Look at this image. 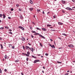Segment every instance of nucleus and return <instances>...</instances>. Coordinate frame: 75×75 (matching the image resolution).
Returning a JSON list of instances; mask_svg holds the SVG:
<instances>
[{
  "instance_id": "6ab92c4d",
  "label": "nucleus",
  "mask_w": 75,
  "mask_h": 75,
  "mask_svg": "<svg viewBox=\"0 0 75 75\" xmlns=\"http://www.w3.org/2000/svg\"><path fill=\"white\" fill-rule=\"evenodd\" d=\"M19 62V60L17 59V60H15L16 62Z\"/></svg>"
},
{
  "instance_id": "f8f14e48",
  "label": "nucleus",
  "mask_w": 75,
  "mask_h": 75,
  "mask_svg": "<svg viewBox=\"0 0 75 75\" xmlns=\"http://www.w3.org/2000/svg\"><path fill=\"white\" fill-rule=\"evenodd\" d=\"M58 24H59V25H62L63 24V23H61L60 22H58Z\"/></svg>"
},
{
  "instance_id": "69168bd1",
  "label": "nucleus",
  "mask_w": 75,
  "mask_h": 75,
  "mask_svg": "<svg viewBox=\"0 0 75 75\" xmlns=\"http://www.w3.org/2000/svg\"><path fill=\"white\" fill-rule=\"evenodd\" d=\"M42 72L43 74H44V71H42Z\"/></svg>"
},
{
  "instance_id": "3c124183",
  "label": "nucleus",
  "mask_w": 75,
  "mask_h": 75,
  "mask_svg": "<svg viewBox=\"0 0 75 75\" xmlns=\"http://www.w3.org/2000/svg\"><path fill=\"white\" fill-rule=\"evenodd\" d=\"M50 12H48L47 14V15H48V14H50Z\"/></svg>"
},
{
  "instance_id": "338daca9",
  "label": "nucleus",
  "mask_w": 75,
  "mask_h": 75,
  "mask_svg": "<svg viewBox=\"0 0 75 75\" xmlns=\"http://www.w3.org/2000/svg\"><path fill=\"white\" fill-rule=\"evenodd\" d=\"M72 8H75V7H72Z\"/></svg>"
},
{
  "instance_id": "4be33fe9",
  "label": "nucleus",
  "mask_w": 75,
  "mask_h": 75,
  "mask_svg": "<svg viewBox=\"0 0 75 75\" xmlns=\"http://www.w3.org/2000/svg\"><path fill=\"white\" fill-rule=\"evenodd\" d=\"M31 32L33 33H36V32L35 31H31Z\"/></svg>"
},
{
  "instance_id": "423d86ee",
  "label": "nucleus",
  "mask_w": 75,
  "mask_h": 75,
  "mask_svg": "<svg viewBox=\"0 0 75 75\" xmlns=\"http://www.w3.org/2000/svg\"><path fill=\"white\" fill-rule=\"evenodd\" d=\"M3 18L4 19L6 17V16H5V14L4 13H3Z\"/></svg>"
},
{
  "instance_id": "39448f33",
  "label": "nucleus",
  "mask_w": 75,
  "mask_h": 75,
  "mask_svg": "<svg viewBox=\"0 0 75 75\" xmlns=\"http://www.w3.org/2000/svg\"><path fill=\"white\" fill-rule=\"evenodd\" d=\"M40 61L39 60H36L34 61V63L35 64L38 62H40Z\"/></svg>"
},
{
  "instance_id": "680f3d73",
  "label": "nucleus",
  "mask_w": 75,
  "mask_h": 75,
  "mask_svg": "<svg viewBox=\"0 0 75 75\" xmlns=\"http://www.w3.org/2000/svg\"><path fill=\"white\" fill-rule=\"evenodd\" d=\"M21 74L22 75H24V74L22 72L21 73Z\"/></svg>"
},
{
  "instance_id": "6e6552de",
  "label": "nucleus",
  "mask_w": 75,
  "mask_h": 75,
  "mask_svg": "<svg viewBox=\"0 0 75 75\" xmlns=\"http://www.w3.org/2000/svg\"><path fill=\"white\" fill-rule=\"evenodd\" d=\"M62 4H65L66 3V1H65L62 0Z\"/></svg>"
},
{
  "instance_id": "79ce46f5",
  "label": "nucleus",
  "mask_w": 75,
  "mask_h": 75,
  "mask_svg": "<svg viewBox=\"0 0 75 75\" xmlns=\"http://www.w3.org/2000/svg\"><path fill=\"white\" fill-rule=\"evenodd\" d=\"M11 11H13L14 10V9L13 8H12L11 9Z\"/></svg>"
},
{
  "instance_id": "e433bc0d",
  "label": "nucleus",
  "mask_w": 75,
  "mask_h": 75,
  "mask_svg": "<svg viewBox=\"0 0 75 75\" xmlns=\"http://www.w3.org/2000/svg\"><path fill=\"white\" fill-rule=\"evenodd\" d=\"M57 62L59 64H61L62 63L61 62Z\"/></svg>"
},
{
  "instance_id": "a211bd4d",
  "label": "nucleus",
  "mask_w": 75,
  "mask_h": 75,
  "mask_svg": "<svg viewBox=\"0 0 75 75\" xmlns=\"http://www.w3.org/2000/svg\"><path fill=\"white\" fill-rule=\"evenodd\" d=\"M34 35H40V34L38 33H35L34 34Z\"/></svg>"
},
{
  "instance_id": "aec40b11",
  "label": "nucleus",
  "mask_w": 75,
  "mask_h": 75,
  "mask_svg": "<svg viewBox=\"0 0 75 75\" xmlns=\"http://www.w3.org/2000/svg\"><path fill=\"white\" fill-rule=\"evenodd\" d=\"M33 24V25H35V23L33 21L31 22Z\"/></svg>"
},
{
  "instance_id": "ea45409f",
  "label": "nucleus",
  "mask_w": 75,
  "mask_h": 75,
  "mask_svg": "<svg viewBox=\"0 0 75 75\" xmlns=\"http://www.w3.org/2000/svg\"><path fill=\"white\" fill-rule=\"evenodd\" d=\"M53 17L54 18H56V16H55L54 15L53 16Z\"/></svg>"
},
{
  "instance_id": "0eeeda50",
  "label": "nucleus",
  "mask_w": 75,
  "mask_h": 75,
  "mask_svg": "<svg viewBox=\"0 0 75 75\" xmlns=\"http://www.w3.org/2000/svg\"><path fill=\"white\" fill-rule=\"evenodd\" d=\"M21 39L23 41H25V38H24L22 37Z\"/></svg>"
},
{
  "instance_id": "603ef678",
  "label": "nucleus",
  "mask_w": 75,
  "mask_h": 75,
  "mask_svg": "<svg viewBox=\"0 0 75 75\" xmlns=\"http://www.w3.org/2000/svg\"><path fill=\"white\" fill-rule=\"evenodd\" d=\"M51 31H55V30L51 29Z\"/></svg>"
},
{
  "instance_id": "c9c22d12",
  "label": "nucleus",
  "mask_w": 75,
  "mask_h": 75,
  "mask_svg": "<svg viewBox=\"0 0 75 75\" xmlns=\"http://www.w3.org/2000/svg\"><path fill=\"white\" fill-rule=\"evenodd\" d=\"M20 18H23V17L22 16H20Z\"/></svg>"
},
{
  "instance_id": "0e129e2a",
  "label": "nucleus",
  "mask_w": 75,
  "mask_h": 75,
  "mask_svg": "<svg viewBox=\"0 0 75 75\" xmlns=\"http://www.w3.org/2000/svg\"><path fill=\"white\" fill-rule=\"evenodd\" d=\"M72 1L73 2H75V0H72Z\"/></svg>"
},
{
  "instance_id": "20e7f679",
  "label": "nucleus",
  "mask_w": 75,
  "mask_h": 75,
  "mask_svg": "<svg viewBox=\"0 0 75 75\" xmlns=\"http://www.w3.org/2000/svg\"><path fill=\"white\" fill-rule=\"evenodd\" d=\"M49 45L50 47H51L52 48H55V46L54 45H53L52 46V45H51V44H49Z\"/></svg>"
},
{
  "instance_id": "a19ab883",
  "label": "nucleus",
  "mask_w": 75,
  "mask_h": 75,
  "mask_svg": "<svg viewBox=\"0 0 75 75\" xmlns=\"http://www.w3.org/2000/svg\"><path fill=\"white\" fill-rule=\"evenodd\" d=\"M5 28H6L7 29H8V27L5 26Z\"/></svg>"
},
{
  "instance_id": "9d476101",
  "label": "nucleus",
  "mask_w": 75,
  "mask_h": 75,
  "mask_svg": "<svg viewBox=\"0 0 75 75\" xmlns=\"http://www.w3.org/2000/svg\"><path fill=\"white\" fill-rule=\"evenodd\" d=\"M25 48H26V50H28V48L29 49V48H30V47L28 46H25Z\"/></svg>"
},
{
  "instance_id": "393cba45",
  "label": "nucleus",
  "mask_w": 75,
  "mask_h": 75,
  "mask_svg": "<svg viewBox=\"0 0 75 75\" xmlns=\"http://www.w3.org/2000/svg\"><path fill=\"white\" fill-rule=\"evenodd\" d=\"M25 55H26V57H29V55H28V54H27L25 53Z\"/></svg>"
},
{
  "instance_id": "6e6d98bb",
  "label": "nucleus",
  "mask_w": 75,
  "mask_h": 75,
  "mask_svg": "<svg viewBox=\"0 0 75 75\" xmlns=\"http://www.w3.org/2000/svg\"><path fill=\"white\" fill-rule=\"evenodd\" d=\"M2 38H1V37H0V40H2Z\"/></svg>"
},
{
  "instance_id": "473e14b6",
  "label": "nucleus",
  "mask_w": 75,
  "mask_h": 75,
  "mask_svg": "<svg viewBox=\"0 0 75 75\" xmlns=\"http://www.w3.org/2000/svg\"><path fill=\"white\" fill-rule=\"evenodd\" d=\"M22 26H18V28H21H21H22Z\"/></svg>"
},
{
  "instance_id": "72a5a7b5",
  "label": "nucleus",
  "mask_w": 75,
  "mask_h": 75,
  "mask_svg": "<svg viewBox=\"0 0 75 75\" xmlns=\"http://www.w3.org/2000/svg\"><path fill=\"white\" fill-rule=\"evenodd\" d=\"M47 27H51V25H47Z\"/></svg>"
},
{
  "instance_id": "37998d69",
  "label": "nucleus",
  "mask_w": 75,
  "mask_h": 75,
  "mask_svg": "<svg viewBox=\"0 0 75 75\" xmlns=\"http://www.w3.org/2000/svg\"><path fill=\"white\" fill-rule=\"evenodd\" d=\"M45 55H46V56H48V53H46L45 54Z\"/></svg>"
},
{
  "instance_id": "4c0bfd02",
  "label": "nucleus",
  "mask_w": 75,
  "mask_h": 75,
  "mask_svg": "<svg viewBox=\"0 0 75 75\" xmlns=\"http://www.w3.org/2000/svg\"><path fill=\"white\" fill-rule=\"evenodd\" d=\"M31 38H34V36L33 35H31Z\"/></svg>"
},
{
  "instance_id": "4d7b16f0",
  "label": "nucleus",
  "mask_w": 75,
  "mask_h": 75,
  "mask_svg": "<svg viewBox=\"0 0 75 75\" xmlns=\"http://www.w3.org/2000/svg\"><path fill=\"white\" fill-rule=\"evenodd\" d=\"M42 68H43V69H45V67H44V66H43L42 67Z\"/></svg>"
},
{
  "instance_id": "5701e85b",
  "label": "nucleus",
  "mask_w": 75,
  "mask_h": 75,
  "mask_svg": "<svg viewBox=\"0 0 75 75\" xmlns=\"http://www.w3.org/2000/svg\"><path fill=\"white\" fill-rule=\"evenodd\" d=\"M62 34L63 35H65V36H67V35H66V34H65V33H62Z\"/></svg>"
},
{
  "instance_id": "774afa93",
  "label": "nucleus",
  "mask_w": 75,
  "mask_h": 75,
  "mask_svg": "<svg viewBox=\"0 0 75 75\" xmlns=\"http://www.w3.org/2000/svg\"><path fill=\"white\" fill-rule=\"evenodd\" d=\"M28 45H31V44L28 43Z\"/></svg>"
},
{
  "instance_id": "b1692460",
  "label": "nucleus",
  "mask_w": 75,
  "mask_h": 75,
  "mask_svg": "<svg viewBox=\"0 0 75 75\" xmlns=\"http://www.w3.org/2000/svg\"><path fill=\"white\" fill-rule=\"evenodd\" d=\"M23 50L25 49V47H24V46H23Z\"/></svg>"
},
{
  "instance_id": "f3484780",
  "label": "nucleus",
  "mask_w": 75,
  "mask_h": 75,
  "mask_svg": "<svg viewBox=\"0 0 75 75\" xmlns=\"http://www.w3.org/2000/svg\"><path fill=\"white\" fill-rule=\"evenodd\" d=\"M4 57H5V59H7V56L6 55Z\"/></svg>"
},
{
  "instance_id": "c85d7f7f",
  "label": "nucleus",
  "mask_w": 75,
  "mask_h": 75,
  "mask_svg": "<svg viewBox=\"0 0 75 75\" xmlns=\"http://www.w3.org/2000/svg\"><path fill=\"white\" fill-rule=\"evenodd\" d=\"M16 7H19V6H20V5L18 4H16Z\"/></svg>"
},
{
  "instance_id": "5fc2aeb1",
  "label": "nucleus",
  "mask_w": 75,
  "mask_h": 75,
  "mask_svg": "<svg viewBox=\"0 0 75 75\" xmlns=\"http://www.w3.org/2000/svg\"><path fill=\"white\" fill-rule=\"evenodd\" d=\"M9 31H12V30L11 29L9 30Z\"/></svg>"
},
{
  "instance_id": "c03bdc74",
  "label": "nucleus",
  "mask_w": 75,
  "mask_h": 75,
  "mask_svg": "<svg viewBox=\"0 0 75 75\" xmlns=\"http://www.w3.org/2000/svg\"><path fill=\"white\" fill-rule=\"evenodd\" d=\"M9 34H13V33H12V32H9Z\"/></svg>"
},
{
  "instance_id": "dca6fc26",
  "label": "nucleus",
  "mask_w": 75,
  "mask_h": 75,
  "mask_svg": "<svg viewBox=\"0 0 75 75\" xmlns=\"http://www.w3.org/2000/svg\"><path fill=\"white\" fill-rule=\"evenodd\" d=\"M29 9L30 10V11H32L33 10V8H30Z\"/></svg>"
},
{
  "instance_id": "2eb2a0df",
  "label": "nucleus",
  "mask_w": 75,
  "mask_h": 75,
  "mask_svg": "<svg viewBox=\"0 0 75 75\" xmlns=\"http://www.w3.org/2000/svg\"><path fill=\"white\" fill-rule=\"evenodd\" d=\"M0 45H1V49H3V45L2 44H1Z\"/></svg>"
},
{
  "instance_id": "58836bf2",
  "label": "nucleus",
  "mask_w": 75,
  "mask_h": 75,
  "mask_svg": "<svg viewBox=\"0 0 75 75\" xmlns=\"http://www.w3.org/2000/svg\"><path fill=\"white\" fill-rule=\"evenodd\" d=\"M4 71H5V72H7V69H4Z\"/></svg>"
},
{
  "instance_id": "9b49d317",
  "label": "nucleus",
  "mask_w": 75,
  "mask_h": 75,
  "mask_svg": "<svg viewBox=\"0 0 75 75\" xmlns=\"http://www.w3.org/2000/svg\"><path fill=\"white\" fill-rule=\"evenodd\" d=\"M42 30L43 31H45L47 30V29L45 28H42Z\"/></svg>"
},
{
  "instance_id": "09e8293b",
  "label": "nucleus",
  "mask_w": 75,
  "mask_h": 75,
  "mask_svg": "<svg viewBox=\"0 0 75 75\" xmlns=\"http://www.w3.org/2000/svg\"><path fill=\"white\" fill-rule=\"evenodd\" d=\"M19 11H21V9H18Z\"/></svg>"
},
{
  "instance_id": "ddd939ff",
  "label": "nucleus",
  "mask_w": 75,
  "mask_h": 75,
  "mask_svg": "<svg viewBox=\"0 0 75 75\" xmlns=\"http://www.w3.org/2000/svg\"><path fill=\"white\" fill-rule=\"evenodd\" d=\"M31 56L32 57V58H35V59L37 58V57H36L32 55Z\"/></svg>"
},
{
  "instance_id": "4468645a",
  "label": "nucleus",
  "mask_w": 75,
  "mask_h": 75,
  "mask_svg": "<svg viewBox=\"0 0 75 75\" xmlns=\"http://www.w3.org/2000/svg\"><path fill=\"white\" fill-rule=\"evenodd\" d=\"M37 30H40V31H41V29H40V28H38L37 27L36 28Z\"/></svg>"
},
{
  "instance_id": "2f4dec72",
  "label": "nucleus",
  "mask_w": 75,
  "mask_h": 75,
  "mask_svg": "<svg viewBox=\"0 0 75 75\" xmlns=\"http://www.w3.org/2000/svg\"><path fill=\"white\" fill-rule=\"evenodd\" d=\"M30 28L31 30H32L33 29V27H32V26H30Z\"/></svg>"
},
{
  "instance_id": "412c9836",
  "label": "nucleus",
  "mask_w": 75,
  "mask_h": 75,
  "mask_svg": "<svg viewBox=\"0 0 75 75\" xmlns=\"http://www.w3.org/2000/svg\"><path fill=\"white\" fill-rule=\"evenodd\" d=\"M30 2L31 3V4H33V1L31 0H30Z\"/></svg>"
},
{
  "instance_id": "bb28decb",
  "label": "nucleus",
  "mask_w": 75,
  "mask_h": 75,
  "mask_svg": "<svg viewBox=\"0 0 75 75\" xmlns=\"http://www.w3.org/2000/svg\"><path fill=\"white\" fill-rule=\"evenodd\" d=\"M0 73L1 74L2 73V70H1V69H0Z\"/></svg>"
},
{
  "instance_id": "f704fd0d",
  "label": "nucleus",
  "mask_w": 75,
  "mask_h": 75,
  "mask_svg": "<svg viewBox=\"0 0 75 75\" xmlns=\"http://www.w3.org/2000/svg\"><path fill=\"white\" fill-rule=\"evenodd\" d=\"M3 16V15L1 14H0V17H2Z\"/></svg>"
},
{
  "instance_id": "a878e982",
  "label": "nucleus",
  "mask_w": 75,
  "mask_h": 75,
  "mask_svg": "<svg viewBox=\"0 0 75 75\" xmlns=\"http://www.w3.org/2000/svg\"><path fill=\"white\" fill-rule=\"evenodd\" d=\"M40 45L41 47H42V45L41 44V43H40Z\"/></svg>"
},
{
  "instance_id": "13d9d810",
  "label": "nucleus",
  "mask_w": 75,
  "mask_h": 75,
  "mask_svg": "<svg viewBox=\"0 0 75 75\" xmlns=\"http://www.w3.org/2000/svg\"><path fill=\"white\" fill-rule=\"evenodd\" d=\"M8 18L9 19H11V17H8Z\"/></svg>"
},
{
  "instance_id": "e2e57ef3",
  "label": "nucleus",
  "mask_w": 75,
  "mask_h": 75,
  "mask_svg": "<svg viewBox=\"0 0 75 75\" xmlns=\"http://www.w3.org/2000/svg\"><path fill=\"white\" fill-rule=\"evenodd\" d=\"M50 40L51 41H53V40H52V39H50Z\"/></svg>"
},
{
  "instance_id": "bf43d9fd",
  "label": "nucleus",
  "mask_w": 75,
  "mask_h": 75,
  "mask_svg": "<svg viewBox=\"0 0 75 75\" xmlns=\"http://www.w3.org/2000/svg\"><path fill=\"white\" fill-rule=\"evenodd\" d=\"M22 54L23 55H25V53H22Z\"/></svg>"
},
{
  "instance_id": "a18cd8bd",
  "label": "nucleus",
  "mask_w": 75,
  "mask_h": 75,
  "mask_svg": "<svg viewBox=\"0 0 75 75\" xmlns=\"http://www.w3.org/2000/svg\"><path fill=\"white\" fill-rule=\"evenodd\" d=\"M11 46H12V45H11L9 44V47H10H10H11Z\"/></svg>"
},
{
  "instance_id": "1a4fd4ad",
  "label": "nucleus",
  "mask_w": 75,
  "mask_h": 75,
  "mask_svg": "<svg viewBox=\"0 0 75 75\" xmlns=\"http://www.w3.org/2000/svg\"><path fill=\"white\" fill-rule=\"evenodd\" d=\"M39 37H42V38H43V39H45V37L42 35H39Z\"/></svg>"
},
{
  "instance_id": "49530a36",
  "label": "nucleus",
  "mask_w": 75,
  "mask_h": 75,
  "mask_svg": "<svg viewBox=\"0 0 75 75\" xmlns=\"http://www.w3.org/2000/svg\"><path fill=\"white\" fill-rule=\"evenodd\" d=\"M21 29V30H24V28L23 27Z\"/></svg>"
},
{
  "instance_id": "8fccbe9b",
  "label": "nucleus",
  "mask_w": 75,
  "mask_h": 75,
  "mask_svg": "<svg viewBox=\"0 0 75 75\" xmlns=\"http://www.w3.org/2000/svg\"><path fill=\"white\" fill-rule=\"evenodd\" d=\"M12 48H13V49H14V46H12Z\"/></svg>"
},
{
  "instance_id": "7ed1b4c3",
  "label": "nucleus",
  "mask_w": 75,
  "mask_h": 75,
  "mask_svg": "<svg viewBox=\"0 0 75 75\" xmlns=\"http://www.w3.org/2000/svg\"><path fill=\"white\" fill-rule=\"evenodd\" d=\"M29 50H30L31 51H32V52H33L34 51L33 50H35L33 48H30V47H29Z\"/></svg>"
},
{
  "instance_id": "052dcab7",
  "label": "nucleus",
  "mask_w": 75,
  "mask_h": 75,
  "mask_svg": "<svg viewBox=\"0 0 75 75\" xmlns=\"http://www.w3.org/2000/svg\"><path fill=\"white\" fill-rule=\"evenodd\" d=\"M68 73H66L64 75H68Z\"/></svg>"
},
{
  "instance_id": "c756f323",
  "label": "nucleus",
  "mask_w": 75,
  "mask_h": 75,
  "mask_svg": "<svg viewBox=\"0 0 75 75\" xmlns=\"http://www.w3.org/2000/svg\"><path fill=\"white\" fill-rule=\"evenodd\" d=\"M0 30H3V29H4V28L3 27L0 28Z\"/></svg>"
},
{
  "instance_id": "cd10ccee",
  "label": "nucleus",
  "mask_w": 75,
  "mask_h": 75,
  "mask_svg": "<svg viewBox=\"0 0 75 75\" xmlns=\"http://www.w3.org/2000/svg\"><path fill=\"white\" fill-rule=\"evenodd\" d=\"M27 54L28 55H29L30 54V52H27Z\"/></svg>"
},
{
  "instance_id": "864d4df0",
  "label": "nucleus",
  "mask_w": 75,
  "mask_h": 75,
  "mask_svg": "<svg viewBox=\"0 0 75 75\" xmlns=\"http://www.w3.org/2000/svg\"><path fill=\"white\" fill-rule=\"evenodd\" d=\"M62 12L63 13H65V11H62Z\"/></svg>"
},
{
  "instance_id": "7c9ffc66",
  "label": "nucleus",
  "mask_w": 75,
  "mask_h": 75,
  "mask_svg": "<svg viewBox=\"0 0 75 75\" xmlns=\"http://www.w3.org/2000/svg\"><path fill=\"white\" fill-rule=\"evenodd\" d=\"M41 10L40 9H37V12H39V11H40Z\"/></svg>"
},
{
  "instance_id": "f257e3e1",
  "label": "nucleus",
  "mask_w": 75,
  "mask_h": 75,
  "mask_svg": "<svg viewBox=\"0 0 75 75\" xmlns=\"http://www.w3.org/2000/svg\"><path fill=\"white\" fill-rule=\"evenodd\" d=\"M68 46L69 48H74V46L73 45H68Z\"/></svg>"
},
{
  "instance_id": "f03ea898",
  "label": "nucleus",
  "mask_w": 75,
  "mask_h": 75,
  "mask_svg": "<svg viewBox=\"0 0 75 75\" xmlns=\"http://www.w3.org/2000/svg\"><path fill=\"white\" fill-rule=\"evenodd\" d=\"M66 10H69V11L72 10V9H71V8L69 7H67L66 8Z\"/></svg>"
},
{
  "instance_id": "de8ad7c7",
  "label": "nucleus",
  "mask_w": 75,
  "mask_h": 75,
  "mask_svg": "<svg viewBox=\"0 0 75 75\" xmlns=\"http://www.w3.org/2000/svg\"><path fill=\"white\" fill-rule=\"evenodd\" d=\"M26 61H28V57H27L26 58Z\"/></svg>"
}]
</instances>
